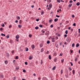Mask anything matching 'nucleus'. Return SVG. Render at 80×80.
<instances>
[{
  "mask_svg": "<svg viewBox=\"0 0 80 80\" xmlns=\"http://www.w3.org/2000/svg\"><path fill=\"white\" fill-rule=\"evenodd\" d=\"M55 38L56 39V40H57V39H58V37H55Z\"/></svg>",
  "mask_w": 80,
  "mask_h": 80,
  "instance_id": "nucleus-44",
  "label": "nucleus"
},
{
  "mask_svg": "<svg viewBox=\"0 0 80 80\" xmlns=\"http://www.w3.org/2000/svg\"><path fill=\"white\" fill-rule=\"evenodd\" d=\"M51 28H53V25L52 24L50 26Z\"/></svg>",
  "mask_w": 80,
  "mask_h": 80,
  "instance_id": "nucleus-42",
  "label": "nucleus"
},
{
  "mask_svg": "<svg viewBox=\"0 0 80 80\" xmlns=\"http://www.w3.org/2000/svg\"><path fill=\"white\" fill-rule=\"evenodd\" d=\"M42 33H45V31H43V30H42Z\"/></svg>",
  "mask_w": 80,
  "mask_h": 80,
  "instance_id": "nucleus-62",
  "label": "nucleus"
},
{
  "mask_svg": "<svg viewBox=\"0 0 80 80\" xmlns=\"http://www.w3.org/2000/svg\"><path fill=\"white\" fill-rule=\"evenodd\" d=\"M29 60H32V59H33V57L30 56H29Z\"/></svg>",
  "mask_w": 80,
  "mask_h": 80,
  "instance_id": "nucleus-8",
  "label": "nucleus"
},
{
  "mask_svg": "<svg viewBox=\"0 0 80 80\" xmlns=\"http://www.w3.org/2000/svg\"><path fill=\"white\" fill-rule=\"evenodd\" d=\"M9 35H7L6 36V38H9Z\"/></svg>",
  "mask_w": 80,
  "mask_h": 80,
  "instance_id": "nucleus-26",
  "label": "nucleus"
},
{
  "mask_svg": "<svg viewBox=\"0 0 80 80\" xmlns=\"http://www.w3.org/2000/svg\"><path fill=\"white\" fill-rule=\"evenodd\" d=\"M31 47H32V48L33 50L34 49V48H35V45H32Z\"/></svg>",
  "mask_w": 80,
  "mask_h": 80,
  "instance_id": "nucleus-5",
  "label": "nucleus"
},
{
  "mask_svg": "<svg viewBox=\"0 0 80 80\" xmlns=\"http://www.w3.org/2000/svg\"><path fill=\"white\" fill-rule=\"evenodd\" d=\"M78 60V58L76 57L74 59V61H75V62H77Z\"/></svg>",
  "mask_w": 80,
  "mask_h": 80,
  "instance_id": "nucleus-16",
  "label": "nucleus"
},
{
  "mask_svg": "<svg viewBox=\"0 0 80 80\" xmlns=\"http://www.w3.org/2000/svg\"><path fill=\"white\" fill-rule=\"evenodd\" d=\"M19 68H20V67H19V66H18V67H17L16 68V70H19Z\"/></svg>",
  "mask_w": 80,
  "mask_h": 80,
  "instance_id": "nucleus-14",
  "label": "nucleus"
},
{
  "mask_svg": "<svg viewBox=\"0 0 80 80\" xmlns=\"http://www.w3.org/2000/svg\"><path fill=\"white\" fill-rule=\"evenodd\" d=\"M64 36V37H65V38H66V37H67V35L66 34H65Z\"/></svg>",
  "mask_w": 80,
  "mask_h": 80,
  "instance_id": "nucleus-50",
  "label": "nucleus"
},
{
  "mask_svg": "<svg viewBox=\"0 0 80 80\" xmlns=\"http://www.w3.org/2000/svg\"><path fill=\"white\" fill-rule=\"evenodd\" d=\"M52 19H51L49 21V23H51L52 22Z\"/></svg>",
  "mask_w": 80,
  "mask_h": 80,
  "instance_id": "nucleus-40",
  "label": "nucleus"
},
{
  "mask_svg": "<svg viewBox=\"0 0 80 80\" xmlns=\"http://www.w3.org/2000/svg\"><path fill=\"white\" fill-rule=\"evenodd\" d=\"M42 80H48L47 78L46 77H43L42 78Z\"/></svg>",
  "mask_w": 80,
  "mask_h": 80,
  "instance_id": "nucleus-9",
  "label": "nucleus"
},
{
  "mask_svg": "<svg viewBox=\"0 0 80 80\" xmlns=\"http://www.w3.org/2000/svg\"><path fill=\"white\" fill-rule=\"evenodd\" d=\"M22 20H19V23L20 24H21V23H22Z\"/></svg>",
  "mask_w": 80,
  "mask_h": 80,
  "instance_id": "nucleus-37",
  "label": "nucleus"
},
{
  "mask_svg": "<svg viewBox=\"0 0 80 80\" xmlns=\"http://www.w3.org/2000/svg\"><path fill=\"white\" fill-rule=\"evenodd\" d=\"M66 78H68V75H65Z\"/></svg>",
  "mask_w": 80,
  "mask_h": 80,
  "instance_id": "nucleus-41",
  "label": "nucleus"
},
{
  "mask_svg": "<svg viewBox=\"0 0 80 80\" xmlns=\"http://www.w3.org/2000/svg\"><path fill=\"white\" fill-rule=\"evenodd\" d=\"M44 51V50H43V48H42L41 50V52H43Z\"/></svg>",
  "mask_w": 80,
  "mask_h": 80,
  "instance_id": "nucleus-21",
  "label": "nucleus"
},
{
  "mask_svg": "<svg viewBox=\"0 0 80 80\" xmlns=\"http://www.w3.org/2000/svg\"><path fill=\"white\" fill-rule=\"evenodd\" d=\"M50 43V41H47V44H49V43Z\"/></svg>",
  "mask_w": 80,
  "mask_h": 80,
  "instance_id": "nucleus-34",
  "label": "nucleus"
},
{
  "mask_svg": "<svg viewBox=\"0 0 80 80\" xmlns=\"http://www.w3.org/2000/svg\"><path fill=\"white\" fill-rule=\"evenodd\" d=\"M79 47V43H78L76 44V47Z\"/></svg>",
  "mask_w": 80,
  "mask_h": 80,
  "instance_id": "nucleus-17",
  "label": "nucleus"
},
{
  "mask_svg": "<svg viewBox=\"0 0 80 80\" xmlns=\"http://www.w3.org/2000/svg\"><path fill=\"white\" fill-rule=\"evenodd\" d=\"M25 65H27V64H28L27 62H25Z\"/></svg>",
  "mask_w": 80,
  "mask_h": 80,
  "instance_id": "nucleus-63",
  "label": "nucleus"
},
{
  "mask_svg": "<svg viewBox=\"0 0 80 80\" xmlns=\"http://www.w3.org/2000/svg\"><path fill=\"white\" fill-rule=\"evenodd\" d=\"M10 41L11 43H13V40H10Z\"/></svg>",
  "mask_w": 80,
  "mask_h": 80,
  "instance_id": "nucleus-33",
  "label": "nucleus"
},
{
  "mask_svg": "<svg viewBox=\"0 0 80 80\" xmlns=\"http://www.w3.org/2000/svg\"><path fill=\"white\" fill-rule=\"evenodd\" d=\"M0 30H1V31H2V30H3V28H0Z\"/></svg>",
  "mask_w": 80,
  "mask_h": 80,
  "instance_id": "nucleus-43",
  "label": "nucleus"
},
{
  "mask_svg": "<svg viewBox=\"0 0 80 80\" xmlns=\"http://www.w3.org/2000/svg\"><path fill=\"white\" fill-rule=\"evenodd\" d=\"M63 62H64V59H61V62L63 63Z\"/></svg>",
  "mask_w": 80,
  "mask_h": 80,
  "instance_id": "nucleus-18",
  "label": "nucleus"
},
{
  "mask_svg": "<svg viewBox=\"0 0 80 80\" xmlns=\"http://www.w3.org/2000/svg\"><path fill=\"white\" fill-rule=\"evenodd\" d=\"M29 37H30V38H31V37H32V35L31 34H29Z\"/></svg>",
  "mask_w": 80,
  "mask_h": 80,
  "instance_id": "nucleus-46",
  "label": "nucleus"
},
{
  "mask_svg": "<svg viewBox=\"0 0 80 80\" xmlns=\"http://www.w3.org/2000/svg\"><path fill=\"white\" fill-rule=\"evenodd\" d=\"M49 53V51H47L46 53L47 54H48Z\"/></svg>",
  "mask_w": 80,
  "mask_h": 80,
  "instance_id": "nucleus-54",
  "label": "nucleus"
},
{
  "mask_svg": "<svg viewBox=\"0 0 80 80\" xmlns=\"http://www.w3.org/2000/svg\"><path fill=\"white\" fill-rule=\"evenodd\" d=\"M18 20H16L15 21V23H18Z\"/></svg>",
  "mask_w": 80,
  "mask_h": 80,
  "instance_id": "nucleus-61",
  "label": "nucleus"
},
{
  "mask_svg": "<svg viewBox=\"0 0 80 80\" xmlns=\"http://www.w3.org/2000/svg\"><path fill=\"white\" fill-rule=\"evenodd\" d=\"M56 68V66H54L52 68V70H55V69Z\"/></svg>",
  "mask_w": 80,
  "mask_h": 80,
  "instance_id": "nucleus-11",
  "label": "nucleus"
},
{
  "mask_svg": "<svg viewBox=\"0 0 80 80\" xmlns=\"http://www.w3.org/2000/svg\"><path fill=\"white\" fill-rule=\"evenodd\" d=\"M72 2H73V1H72V0H70L69 1L70 3H72Z\"/></svg>",
  "mask_w": 80,
  "mask_h": 80,
  "instance_id": "nucleus-39",
  "label": "nucleus"
},
{
  "mask_svg": "<svg viewBox=\"0 0 80 80\" xmlns=\"http://www.w3.org/2000/svg\"><path fill=\"white\" fill-rule=\"evenodd\" d=\"M72 6V4H69L68 6L69 7H71Z\"/></svg>",
  "mask_w": 80,
  "mask_h": 80,
  "instance_id": "nucleus-23",
  "label": "nucleus"
},
{
  "mask_svg": "<svg viewBox=\"0 0 80 80\" xmlns=\"http://www.w3.org/2000/svg\"><path fill=\"white\" fill-rule=\"evenodd\" d=\"M15 52V51L14 50H13L12 51V53H13Z\"/></svg>",
  "mask_w": 80,
  "mask_h": 80,
  "instance_id": "nucleus-56",
  "label": "nucleus"
},
{
  "mask_svg": "<svg viewBox=\"0 0 80 80\" xmlns=\"http://www.w3.org/2000/svg\"><path fill=\"white\" fill-rule=\"evenodd\" d=\"M41 65H42V64H43V61H42V59H41Z\"/></svg>",
  "mask_w": 80,
  "mask_h": 80,
  "instance_id": "nucleus-32",
  "label": "nucleus"
},
{
  "mask_svg": "<svg viewBox=\"0 0 80 80\" xmlns=\"http://www.w3.org/2000/svg\"><path fill=\"white\" fill-rule=\"evenodd\" d=\"M25 49H26L25 51H26V52H28V48H26Z\"/></svg>",
  "mask_w": 80,
  "mask_h": 80,
  "instance_id": "nucleus-15",
  "label": "nucleus"
},
{
  "mask_svg": "<svg viewBox=\"0 0 80 80\" xmlns=\"http://www.w3.org/2000/svg\"><path fill=\"white\" fill-rule=\"evenodd\" d=\"M48 0V2H50V3L51 2V0Z\"/></svg>",
  "mask_w": 80,
  "mask_h": 80,
  "instance_id": "nucleus-58",
  "label": "nucleus"
},
{
  "mask_svg": "<svg viewBox=\"0 0 80 80\" xmlns=\"http://www.w3.org/2000/svg\"><path fill=\"white\" fill-rule=\"evenodd\" d=\"M19 38H20V36H19V35H17L16 36V39H18Z\"/></svg>",
  "mask_w": 80,
  "mask_h": 80,
  "instance_id": "nucleus-4",
  "label": "nucleus"
},
{
  "mask_svg": "<svg viewBox=\"0 0 80 80\" xmlns=\"http://www.w3.org/2000/svg\"><path fill=\"white\" fill-rule=\"evenodd\" d=\"M2 36H3L4 37H5V34H4L2 33L1 34Z\"/></svg>",
  "mask_w": 80,
  "mask_h": 80,
  "instance_id": "nucleus-24",
  "label": "nucleus"
},
{
  "mask_svg": "<svg viewBox=\"0 0 80 80\" xmlns=\"http://www.w3.org/2000/svg\"><path fill=\"white\" fill-rule=\"evenodd\" d=\"M63 69H61V74H62L63 73Z\"/></svg>",
  "mask_w": 80,
  "mask_h": 80,
  "instance_id": "nucleus-28",
  "label": "nucleus"
},
{
  "mask_svg": "<svg viewBox=\"0 0 80 80\" xmlns=\"http://www.w3.org/2000/svg\"><path fill=\"white\" fill-rule=\"evenodd\" d=\"M57 2H58V3H60V0H57Z\"/></svg>",
  "mask_w": 80,
  "mask_h": 80,
  "instance_id": "nucleus-48",
  "label": "nucleus"
},
{
  "mask_svg": "<svg viewBox=\"0 0 80 80\" xmlns=\"http://www.w3.org/2000/svg\"><path fill=\"white\" fill-rule=\"evenodd\" d=\"M66 41L68 42H70L71 41V39L70 38H68L66 39Z\"/></svg>",
  "mask_w": 80,
  "mask_h": 80,
  "instance_id": "nucleus-2",
  "label": "nucleus"
},
{
  "mask_svg": "<svg viewBox=\"0 0 80 80\" xmlns=\"http://www.w3.org/2000/svg\"><path fill=\"white\" fill-rule=\"evenodd\" d=\"M40 47H41V48H42V47H43V44H40Z\"/></svg>",
  "mask_w": 80,
  "mask_h": 80,
  "instance_id": "nucleus-22",
  "label": "nucleus"
},
{
  "mask_svg": "<svg viewBox=\"0 0 80 80\" xmlns=\"http://www.w3.org/2000/svg\"><path fill=\"white\" fill-rule=\"evenodd\" d=\"M58 20V19L56 18L54 19V21L55 22H57Z\"/></svg>",
  "mask_w": 80,
  "mask_h": 80,
  "instance_id": "nucleus-6",
  "label": "nucleus"
},
{
  "mask_svg": "<svg viewBox=\"0 0 80 80\" xmlns=\"http://www.w3.org/2000/svg\"><path fill=\"white\" fill-rule=\"evenodd\" d=\"M39 27H40L41 28H42V25H39Z\"/></svg>",
  "mask_w": 80,
  "mask_h": 80,
  "instance_id": "nucleus-60",
  "label": "nucleus"
},
{
  "mask_svg": "<svg viewBox=\"0 0 80 80\" xmlns=\"http://www.w3.org/2000/svg\"><path fill=\"white\" fill-rule=\"evenodd\" d=\"M23 72H26V70H25V69H23Z\"/></svg>",
  "mask_w": 80,
  "mask_h": 80,
  "instance_id": "nucleus-47",
  "label": "nucleus"
},
{
  "mask_svg": "<svg viewBox=\"0 0 80 80\" xmlns=\"http://www.w3.org/2000/svg\"><path fill=\"white\" fill-rule=\"evenodd\" d=\"M16 58V60L18 59V56H16V58Z\"/></svg>",
  "mask_w": 80,
  "mask_h": 80,
  "instance_id": "nucleus-35",
  "label": "nucleus"
},
{
  "mask_svg": "<svg viewBox=\"0 0 80 80\" xmlns=\"http://www.w3.org/2000/svg\"><path fill=\"white\" fill-rule=\"evenodd\" d=\"M53 55L55 57L57 56V52H54L53 53Z\"/></svg>",
  "mask_w": 80,
  "mask_h": 80,
  "instance_id": "nucleus-7",
  "label": "nucleus"
},
{
  "mask_svg": "<svg viewBox=\"0 0 80 80\" xmlns=\"http://www.w3.org/2000/svg\"><path fill=\"white\" fill-rule=\"evenodd\" d=\"M80 2H78L76 3V5H77V6H79L80 5Z\"/></svg>",
  "mask_w": 80,
  "mask_h": 80,
  "instance_id": "nucleus-10",
  "label": "nucleus"
},
{
  "mask_svg": "<svg viewBox=\"0 0 80 80\" xmlns=\"http://www.w3.org/2000/svg\"><path fill=\"white\" fill-rule=\"evenodd\" d=\"M48 58L49 60H51V59H52V57L50 55H49Z\"/></svg>",
  "mask_w": 80,
  "mask_h": 80,
  "instance_id": "nucleus-13",
  "label": "nucleus"
},
{
  "mask_svg": "<svg viewBox=\"0 0 80 80\" xmlns=\"http://www.w3.org/2000/svg\"><path fill=\"white\" fill-rule=\"evenodd\" d=\"M36 21H37V22H38V21H39V19H36Z\"/></svg>",
  "mask_w": 80,
  "mask_h": 80,
  "instance_id": "nucleus-59",
  "label": "nucleus"
},
{
  "mask_svg": "<svg viewBox=\"0 0 80 80\" xmlns=\"http://www.w3.org/2000/svg\"><path fill=\"white\" fill-rule=\"evenodd\" d=\"M39 28L38 27H36L35 28V29H36V30H38V29Z\"/></svg>",
  "mask_w": 80,
  "mask_h": 80,
  "instance_id": "nucleus-31",
  "label": "nucleus"
},
{
  "mask_svg": "<svg viewBox=\"0 0 80 80\" xmlns=\"http://www.w3.org/2000/svg\"><path fill=\"white\" fill-rule=\"evenodd\" d=\"M72 74L73 75L75 74V70H73L72 71Z\"/></svg>",
  "mask_w": 80,
  "mask_h": 80,
  "instance_id": "nucleus-19",
  "label": "nucleus"
},
{
  "mask_svg": "<svg viewBox=\"0 0 80 80\" xmlns=\"http://www.w3.org/2000/svg\"><path fill=\"white\" fill-rule=\"evenodd\" d=\"M4 63L6 65L8 64V61L7 60H6L4 61Z\"/></svg>",
  "mask_w": 80,
  "mask_h": 80,
  "instance_id": "nucleus-3",
  "label": "nucleus"
},
{
  "mask_svg": "<svg viewBox=\"0 0 80 80\" xmlns=\"http://www.w3.org/2000/svg\"><path fill=\"white\" fill-rule=\"evenodd\" d=\"M72 47H75V44L73 43V44H72Z\"/></svg>",
  "mask_w": 80,
  "mask_h": 80,
  "instance_id": "nucleus-36",
  "label": "nucleus"
},
{
  "mask_svg": "<svg viewBox=\"0 0 80 80\" xmlns=\"http://www.w3.org/2000/svg\"><path fill=\"white\" fill-rule=\"evenodd\" d=\"M12 27L11 25H10L9 26V28H12Z\"/></svg>",
  "mask_w": 80,
  "mask_h": 80,
  "instance_id": "nucleus-52",
  "label": "nucleus"
},
{
  "mask_svg": "<svg viewBox=\"0 0 80 80\" xmlns=\"http://www.w3.org/2000/svg\"><path fill=\"white\" fill-rule=\"evenodd\" d=\"M70 50V52H71V53H73V50Z\"/></svg>",
  "mask_w": 80,
  "mask_h": 80,
  "instance_id": "nucleus-45",
  "label": "nucleus"
},
{
  "mask_svg": "<svg viewBox=\"0 0 80 80\" xmlns=\"http://www.w3.org/2000/svg\"><path fill=\"white\" fill-rule=\"evenodd\" d=\"M18 27H19V28H21V27H22V26L21 25H18Z\"/></svg>",
  "mask_w": 80,
  "mask_h": 80,
  "instance_id": "nucleus-30",
  "label": "nucleus"
},
{
  "mask_svg": "<svg viewBox=\"0 0 80 80\" xmlns=\"http://www.w3.org/2000/svg\"><path fill=\"white\" fill-rule=\"evenodd\" d=\"M2 26L3 27H5V25L3 23H2Z\"/></svg>",
  "mask_w": 80,
  "mask_h": 80,
  "instance_id": "nucleus-55",
  "label": "nucleus"
},
{
  "mask_svg": "<svg viewBox=\"0 0 80 80\" xmlns=\"http://www.w3.org/2000/svg\"><path fill=\"white\" fill-rule=\"evenodd\" d=\"M0 78H3V74L0 75Z\"/></svg>",
  "mask_w": 80,
  "mask_h": 80,
  "instance_id": "nucleus-20",
  "label": "nucleus"
},
{
  "mask_svg": "<svg viewBox=\"0 0 80 80\" xmlns=\"http://www.w3.org/2000/svg\"><path fill=\"white\" fill-rule=\"evenodd\" d=\"M66 34H68V30H66L65 32Z\"/></svg>",
  "mask_w": 80,
  "mask_h": 80,
  "instance_id": "nucleus-29",
  "label": "nucleus"
},
{
  "mask_svg": "<svg viewBox=\"0 0 80 80\" xmlns=\"http://www.w3.org/2000/svg\"><path fill=\"white\" fill-rule=\"evenodd\" d=\"M16 80V78L15 77H14L13 78V79L12 80Z\"/></svg>",
  "mask_w": 80,
  "mask_h": 80,
  "instance_id": "nucleus-53",
  "label": "nucleus"
},
{
  "mask_svg": "<svg viewBox=\"0 0 80 80\" xmlns=\"http://www.w3.org/2000/svg\"><path fill=\"white\" fill-rule=\"evenodd\" d=\"M72 18H74V17H75V16L74 15H72Z\"/></svg>",
  "mask_w": 80,
  "mask_h": 80,
  "instance_id": "nucleus-57",
  "label": "nucleus"
},
{
  "mask_svg": "<svg viewBox=\"0 0 80 80\" xmlns=\"http://www.w3.org/2000/svg\"><path fill=\"white\" fill-rule=\"evenodd\" d=\"M52 39V42H55V38H52V37H50L49 38Z\"/></svg>",
  "mask_w": 80,
  "mask_h": 80,
  "instance_id": "nucleus-1",
  "label": "nucleus"
},
{
  "mask_svg": "<svg viewBox=\"0 0 80 80\" xmlns=\"http://www.w3.org/2000/svg\"><path fill=\"white\" fill-rule=\"evenodd\" d=\"M41 15H43L44 14V11H42L41 12Z\"/></svg>",
  "mask_w": 80,
  "mask_h": 80,
  "instance_id": "nucleus-25",
  "label": "nucleus"
},
{
  "mask_svg": "<svg viewBox=\"0 0 80 80\" xmlns=\"http://www.w3.org/2000/svg\"><path fill=\"white\" fill-rule=\"evenodd\" d=\"M9 56V54L8 53L7 54V57H8Z\"/></svg>",
  "mask_w": 80,
  "mask_h": 80,
  "instance_id": "nucleus-49",
  "label": "nucleus"
},
{
  "mask_svg": "<svg viewBox=\"0 0 80 80\" xmlns=\"http://www.w3.org/2000/svg\"><path fill=\"white\" fill-rule=\"evenodd\" d=\"M78 30H79V33H80V29H78Z\"/></svg>",
  "mask_w": 80,
  "mask_h": 80,
  "instance_id": "nucleus-64",
  "label": "nucleus"
},
{
  "mask_svg": "<svg viewBox=\"0 0 80 80\" xmlns=\"http://www.w3.org/2000/svg\"><path fill=\"white\" fill-rule=\"evenodd\" d=\"M73 26H74V27H75V26H76V23H73Z\"/></svg>",
  "mask_w": 80,
  "mask_h": 80,
  "instance_id": "nucleus-38",
  "label": "nucleus"
},
{
  "mask_svg": "<svg viewBox=\"0 0 80 80\" xmlns=\"http://www.w3.org/2000/svg\"><path fill=\"white\" fill-rule=\"evenodd\" d=\"M16 18L17 20H20V17L19 16H17L16 17Z\"/></svg>",
  "mask_w": 80,
  "mask_h": 80,
  "instance_id": "nucleus-12",
  "label": "nucleus"
},
{
  "mask_svg": "<svg viewBox=\"0 0 80 80\" xmlns=\"http://www.w3.org/2000/svg\"><path fill=\"white\" fill-rule=\"evenodd\" d=\"M68 69H69L70 71H72V68H71L70 67H69Z\"/></svg>",
  "mask_w": 80,
  "mask_h": 80,
  "instance_id": "nucleus-27",
  "label": "nucleus"
},
{
  "mask_svg": "<svg viewBox=\"0 0 80 80\" xmlns=\"http://www.w3.org/2000/svg\"><path fill=\"white\" fill-rule=\"evenodd\" d=\"M56 17H58V18H59L60 17V16H58V15H56Z\"/></svg>",
  "mask_w": 80,
  "mask_h": 80,
  "instance_id": "nucleus-51",
  "label": "nucleus"
}]
</instances>
